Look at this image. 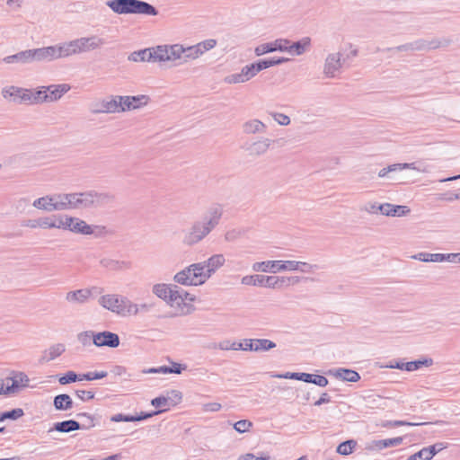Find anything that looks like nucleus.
I'll list each match as a JSON object with an SVG mask.
<instances>
[{
	"label": "nucleus",
	"mask_w": 460,
	"mask_h": 460,
	"mask_svg": "<svg viewBox=\"0 0 460 460\" xmlns=\"http://www.w3.org/2000/svg\"><path fill=\"white\" fill-rule=\"evenodd\" d=\"M27 104H40L49 102L48 90L46 86L40 87L37 91L27 89Z\"/></svg>",
	"instance_id": "obj_32"
},
{
	"label": "nucleus",
	"mask_w": 460,
	"mask_h": 460,
	"mask_svg": "<svg viewBox=\"0 0 460 460\" xmlns=\"http://www.w3.org/2000/svg\"><path fill=\"white\" fill-rule=\"evenodd\" d=\"M242 128L243 133L246 135L263 134L267 131L266 124L257 119L245 121Z\"/></svg>",
	"instance_id": "obj_31"
},
{
	"label": "nucleus",
	"mask_w": 460,
	"mask_h": 460,
	"mask_svg": "<svg viewBox=\"0 0 460 460\" xmlns=\"http://www.w3.org/2000/svg\"><path fill=\"white\" fill-rule=\"evenodd\" d=\"M285 43L286 42H285L284 38H279L273 41L263 43V44L257 46L254 49V53L257 57H260V56L265 55L267 53H271V52H275V51L283 52Z\"/></svg>",
	"instance_id": "obj_24"
},
{
	"label": "nucleus",
	"mask_w": 460,
	"mask_h": 460,
	"mask_svg": "<svg viewBox=\"0 0 460 460\" xmlns=\"http://www.w3.org/2000/svg\"><path fill=\"white\" fill-rule=\"evenodd\" d=\"M96 336V332L93 331H84L82 332H79L77 334V341L83 345V346H89L91 342L94 344V339Z\"/></svg>",
	"instance_id": "obj_47"
},
{
	"label": "nucleus",
	"mask_w": 460,
	"mask_h": 460,
	"mask_svg": "<svg viewBox=\"0 0 460 460\" xmlns=\"http://www.w3.org/2000/svg\"><path fill=\"white\" fill-rule=\"evenodd\" d=\"M108 373L106 371L101 372H87L85 374H81V378L83 380L93 381L97 379H102L106 377Z\"/></svg>",
	"instance_id": "obj_56"
},
{
	"label": "nucleus",
	"mask_w": 460,
	"mask_h": 460,
	"mask_svg": "<svg viewBox=\"0 0 460 460\" xmlns=\"http://www.w3.org/2000/svg\"><path fill=\"white\" fill-rule=\"evenodd\" d=\"M77 417H87L89 421L87 423H80L75 420H63L60 422H56L52 430H56L61 433H68L79 429H89L95 426L94 419L91 414L86 412L78 413ZM49 431H51V429Z\"/></svg>",
	"instance_id": "obj_7"
},
{
	"label": "nucleus",
	"mask_w": 460,
	"mask_h": 460,
	"mask_svg": "<svg viewBox=\"0 0 460 460\" xmlns=\"http://www.w3.org/2000/svg\"><path fill=\"white\" fill-rule=\"evenodd\" d=\"M73 401L66 394H58L54 397L53 405L57 411H68L73 408Z\"/></svg>",
	"instance_id": "obj_38"
},
{
	"label": "nucleus",
	"mask_w": 460,
	"mask_h": 460,
	"mask_svg": "<svg viewBox=\"0 0 460 460\" xmlns=\"http://www.w3.org/2000/svg\"><path fill=\"white\" fill-rule=\"evenodd\" d=\"M2 96L4 99L19 104H27V89L10 85L2 89Z\"/></svg>",
	"instance_id": "obj_14"
},
{
	"label": "nucleus",
	"mask_w": 460,
	"mask_h": 460,
	"mask_svg": "<svg viewBox=\"0 0 460 460\" xmlns=\"http://www.w3.org/2000/svg\"><path fill=\"white\" fill-rule=\"evenodd\" d=\"M157 50L159 62H170L175 66L187 63L183 44L158 45Z\"/></svg>",
	"instance_id": "obj_5"
},
{
	"label": "nucleus",
	"mask_w": 460,
	"mask_h": 460,
	"mask_svg": "<svg viewBox=\"0 0 460 460\" xmlns=\"http://www.w3.org/2000/svg\"><path fill=\"white\" fill-rule=\"evenodd\" d=\"M243 74V76L245 78V81L248 82L253 77H255L258 74L257 68L254 63H251L243 66L240 71Z\"/></svg>",
	"instance_id": "obj_49"
},
{
	"label": "nucleus",
	"mask_w": 460,
	"mask_h": 460,
	"mask_svg": "<svg viewBox=\"0 0 460 460\" xmlns=\"http://www.w3.org/2000/svg\"><path fill=\"white\" fill-rule=\"evenodd\" d=\"M53 221L55 223L54 228L68 230L70 223H73V217L67 215H53Z\"/></svg>",
	"instance_id": "obj_43"
},
{
	"label": "nucleus",
	"mask_w": 460,
	"mask_h": 460,
	"mask_svg": "<svg viewBox=\"0 0 460 460\" xmlns=\"http://www.w3.org/2000/svg\"><path fill=\"white\" fill-rule=\"evenodd\" d=\"M273 140L268 137H261L250 144L246 150L251 156L258 157L265 155L270 149Z\"/></svg>",
	"instance_id": "obj_23"
},
{
	"label": "nucleus",
	"mask_w": 460,
	"mask_h": 460,
	"mask_svg": "<svg viewBox=\"0 0 460 460\" xmlns=\"http://www.w3.org/2000/svg\"><path fill=\"white\" fill-rule=\"evenodd\" d=\"M346 63L341 52H331L327 54L323 65V75L326 79L339 77Z\"/></svg>",
	"instance_id": "obj_6"
},
{
	"label": "nucleus",
	"mask_w": 460,
	"mask_h": 460,
	"mask_svg": "<svg viewBox=\"0 0 460 460\" xmlns=\"http://www.w3.org/2000/svg\"><path fill=\"white\" fill-rule=\"evenodd\" d=\"M226 262V258L223 254H214L210 256L208 260L202 261L204 263V268L206 270V272L208 273L209 279L212 277V275L222 266H224Z\"/></svg>",
	"instance_id": "obj_26"
},
{
	"label": "nucleus",
	"mask_w": 460,
	"mask_h": 460,
	"mask_svg": "<svg viewBox=\"0 0 460 460\" xmlns=\"http://www.w3.org/2000/svg\"><path fill=\"white\" fill-rule=\"evenodd\" d=\"M88 208L87 206H84V199L81 197L80 193H72V203L71 209H84Z\"/></svg>",
	"instance_id": "obj_55"
},
{
	"label": "nucleus",
	"mask_w": 460,
	"mask_h": 460,
	"mask_svg": "<svg viewBox=\"0 0 460 460\" xmlns=\"http://www.w3.org/2000/svg\"><path fill=\"white\" fill-rule=\"evenodd\" d=\"M243 74V76L245 78V81L248 82L253 77H255L258 74L257 68L254 63H251L243 66L240 71Z\"/></svg>",
	"instance_id": "obj_48"
},
{
	"label": "nucleus",
	"mask_w": 460,
	"mask_h": 460,
	"mask_svg": "<svg viewBox=\"0 0 460 460\" xmlns=\"http://www.w3.org/2000/svg\"><path fill=\"white\" fill-rule=\"evenodd\" d=\"M58 59L78 55L75 39L56 44Z\"/></svg>",
	"instance_id": "obj_29"
},
{
	"label": "nucleus",
	"mask_w": 460,
	"mask_h": 460,
	"mask_svg": "<svg viewBox=\"0 0 460 460\" xmlns=\"http://www.w3.org/2000/svg\"><path fill=\"white\" fill-rule=\"evenodd\" d=\"M252 422L248 420H241L234 423L233 427L238 433H244L252 428Z\"/></svg>",
	"instance_id": "obj_52"
},
{
	"label": "nucleus",
	"mask_w": 460,
	"mask_h": 460,
	"mask_svg": "<svg viewBox=\"0 0 460 460\" xmlns=\"http://www.w3.org/2000/svg\"><path fill=\"white\" fill-rule=\"evenodd\" d=\"M244 351L262 352L276 347V343L268 339H243Z\"/></svg>",
	"instance_id": "obj_18"
},
{
	"label": "nucleus",
	"mask_w": 460,
	"mask_h": 460,
	"mask_svg": "<svg viewBox=\"0 0 460 460\" xmlns=\"http://www.w3.org/2000/svg\"><path fill=\"white\" fill-rule=\"evenodd\" d=\"M157 46L138 51H134L128 56V60L133 62H159Z\"/></svg>",
	"instance_id": "obj_22"
},
{
	"label": "nucleus",
	"mask_w": 460,
	"mask_h": 460,
	"mask_svg": "<svg viewBox=\"0 0 460 460\" xmlns=\"http://www.w3.org/2000/svg\"><path fill=\"white\" fill-rule=\"evenodd\" d=\"M222 215L223 208L220 205L210 207L200 220L195 221L183 232L182 243L193 246L201 242L219 224Z\"/></svg>",
	"instance_id": "obj_1"
},
{
	"label": "nucleus",
	"mask_w": 460,
	"mask_h": 460,
	"mask_svg": "<svg viewBox=\"0 0 460 460\" xmlns=\"http://www.w3.org/2000/svg\"><path fill=\"white\" fill-rule=\"evenodd\" d=\"M433 364V359L430 358L406 362L404 364V370L412 372L420 369L422 367H429Z\"/></svg>",
	"instance_id": "obj_42"
},
{
	"label": "nucleus",
	"mask_w": 460,
	"mask_h": 460,
	"mask_svg": "<svg viewBox=\"0 0 460 460\" xmlns=\"http://www.w3.org/2000/svg\"><path fill=\"white\" fill-rule=\"evenodd\" d=\"M224 83L227 84H238L246 83L245 78L241 72L230 74L224 78Z\"/></svg>",
	"instance_id": "obj_51"
},
{
	"label": "nucleus",
	"mask_w": 460,
	"mask_h": 460,
	"mask_svg": "<svg viewBox=\"0 0 460 460\" xmlns=\"http://www.w3.org/2000/svg\"><path fill=\"white\" fill-rule=\"evenodd\" d=\"M426 49V42L424 40H417L413 42L405 43L394 48H387L386 51H420Z\"/></svg>",
	"instance_id": "obj_37"
},
{
	"label": "nucleus",
	"mask_w": 460,
	"mask_h": 460,
	"mask_svg": "<svg viewBox=\"0 0 460 460\" xmlns=\"http://www.w3.org/2000/svg\"><path fill=\"white\" fill-rule=\"evenodd\" d=\"M173 297V307H181L186 302H194L195 296L187 292L183 288H180L176 285V288L174 289V294H172Z\"/></svg>",
	"instance_id": "obj_35"
},
{
	"label": "nucleus",
	"mask_w": 460,
	"mask_h": 460,
	"mask_svg": "<svg viewBox=\"0 0 460 460\" xmlns=\"http://www.w3.org/2000/svg\"><path fill=\"white\" fill-rule=\"evenodd\" d=\"M65 351V345L58 343L50 346L47 350L44 351L41 358L42 361L49 362L54 360L59 357Z\"/></svg>",
	"instance_id": "obj_39"
},
{
	"label": "nucleus",
	"mask_w": 460,
	"mask_h": 460,
	"mask_svg": "<svg viewBox=\"0 0 460 460\" xmlns=\"http://www.w3.org/2000/svg\"><path fill=\"white\" fill-rule=\"evenodd\" d=\"M48 90L49 102H54L61 99V97L70 91L71 85L68 84H51L46 86Z\"/></svg>",
	"instance_id": "obj_28"
},
{
	"label": "nucleus",
	"mask_w": 460,
	"mask_h": 460,
	"mask_svg": "<svg viewBox=\"0 0 460 460\" xmlns=\"http://www.w3.org/2000/svg\"><path fill=\"white\" fill-rule=\"evenodd\" d=\"M288 61V58L281 57V58H272L270 59H261V60H258L253 63L257 68L258 73H260L261 71L267 69L270 66L281 65Z\"/></svg>",
	"instance_id": "obj_40"
},
{
	"label": "nucleus",
	"mask_w": 460,
	"mask_h": 460,
	"mask_svg": "<svg viewBox=\"0 0 460 460\" xmlns=\"http://www.w3.org/2000/svg\"><path fill=\"white\" fill-rule=\"evenodd\" d=\"M98 303L102 307L120 316L138 314V305L120 295H102L99 297Z\"/></svg>",
	"instance_id": "obj_3"
},
{
	"label": "nucleus",
	"mask_w": 460,
	"mask_h": 460,
	"mask_svg": "<svg viewBox=\"0 0 460 460\" xmlns=\"http://www.w3.org/2000/svg\"><path fill=\"white\" fill-rule=\"evenodd\" d=\"M75 394L82 401H89L94 398V393L92 391L76 390Z\"/></svg>",
	"instance_id": "obj_64"
},
{
	"label": "nucleus",
	"mask_w": 460,
	"mask_h": 460,
	"mask_svg": "<svg viewBox=\"0 0 460 460\" xmlns=\"http://www.w3.org/2000/svg\"><path fill=\"white\" fill-rule=\"evenodd\" d=\"M103 288L92 287L91 288H82L69 291L66 294V300L70 304H84L93 295H101Z\"/></svg>",
	"instance_id": "obj_9"
},
{
	"label": "nucleus",
	"mask_w": 460,
	"mask_h": 460,
	"mask_svg": "<svg viewBox=\"0 0 460 460\" xmlns=\"http://www.w3.org/2000/svg\"><path fill=\"white\" fill-rule=\"evenodd\" d=\"M202 261L192 263L173 276L174 282L182 286H200L209 279Z\"/></svg>",
	"instance_id": "obj_4"
},
{
	"label": "nucleus",
	"mask_w": 460,
	"mask_h": 460,
	"mask_svg": "<svg viewBox=\"0 0 460 460\" xmlns=\"http://www.w3.org/2000/svg\"><path fill=\"white\" fill-rule=\"evenodd\" d=\"M380 204L376 202H368L367 203L361 210L368 213V214H377L380 213Z\"/></svg>",
	"instance_id": "obj_62"
},
{
	"label": "nucleus",
	"mask_w": 460,
	"mask_h": 460,
	"mask_svg": "<svg viewBox=\"0 0 460 460\" xmlns=\"http://www.w3.org/2000/svg\"><path fill=\"white\" fill-rule=\"evenodd\" d=\"M285 268L288 269L289 271L297 270L302 273H314L321 269V266L305 261H289V263H287Z\"/></svg>",
	"instance_id": "obj_30"
},
{
	"label": "nucleus",
	"mask_w": 460,
	"mask_h": 460,
	"mask_svg": "<svg viewBox=\"0 0 460 460\" xmlns=\"http://www.w3.org/2000/svg\"><path fill=\"white\" fill-rule=\"evenodd\" d=\"M55 211L71 209L72 193H57L53 194Z\"/></svg>",
	"instance_id": "obj_33"
},
{
	"label": "nucleus",
	"mask_w": 460,
	"mask_h": 460,
	"mask_svg": "<svg viewBox=\"0 0 460 460\" xmlns=\"http://www.w3.org/2000/svg\"><path fill=\"white\" fill-rule=\"evenodd\" d=\"M102 267L111 271H123L130 270L132 263L129 261H119L111 258H103L100 261Z\"/></svg>",
	"instance_id": "obj_25"
},
{
	"label": "nucleus",
	"mask_w": 460,
	"mask_h": 460,
	"mask_svg": "<svg viewBox=\"0 0 460 460\" xmlns=\"http://www.w3.org/2000/svg\"><path fill=\"white\" fill-rule=\"evenodd\" d=\"M31 49L20 51L16 54L4 57L3 62L5 64L28 65L32 63Z\"/></svg>",
	"instance_id": "obj_27"
},
{
	"label": "nucleus",
	"mask_w": 460,
	"mask_h": 460,
	"mask_svg": "<svg viewBox=\"0 0 460 460\" xmlns=\"http://www.w3.org/2000/svg\"><path fill=\"white\" fill-rule=\"evenodd\" d=\"M217 44V40L215 39H208L198 42L194 45L185 46V58L186 62L196 60L201 56H203L206 52L213 49Z\"/></svg>",
	"instance_id": "obj_8"
},
{
	"label": "nucleus",
	"mask_w": 460,
	"mask_h": 460,
	"mask_svg": "<svg viewBox=\"0 0 460 460\" xmlns=\"http://www.w3.org/2000/svg\"><path fill=\"white\" fill-rule=\"evenodd\" d=\"M333 376L342 381L356 383L360 379L359 374L349 368H337L333 371Z\"/></svg>",
	"instance_id": "obj_36"
},
{
	"label": "nucleus",
	"mask_w": 460,
	"mask_h": 460,
	"mask_svg": "<svg viewBox=\"0 0 460 460\" xmlns=\"http://www.w3.org/2000/svg\"><path fill=\"white\" fill-rule=\"evenodd\" d=\"M264 275H247L242 278L241 283L246 286H263Z\"/></svg>",
	"instance_id": "obj_46"
},
{
	"label": "nucleus",
	"mask_w": 460,
	"mask_h": 460,
	"mask_svg": "<svg viewBox=\"0 0 460 460\" xmlns=\"http://www.w3.org/2000/svg\"><path fill=\"white\" fill-rule=\"evenodd\" d=\"M356 446L357 442L353 439L344 441L338 446L337 453L341 456H349L353 452Z\"/></svg>",
	"instance_id": "obj_45"
},
{
	"label": "nucleus",
	"mask_w": 460,
	"mask_h": 460,
	"mask_svg": "<svg viewBox=\"0 0 460 460\" xmlns=\"http://www.w3.org/2000/svg\"><path fill=\"white\" fill-rule=\"evenodd\" d=\"M93 113H117L119 112L120 105L118 102V95H112L102 100L93 106Z\"/></svg>",
	"instance_id": "obj_17"
},
{
	"label": "nucleus",
	"mask_w": 460,
	"mask_h": 460,
	"mask_svg": "<svg viewBox=\"0 0 460 460\" xmlns=\"http://www.w3.org/2000/svg\"><path fill=\"white\" fill-rule=\"evenodd\" d=\"M33 62H51L58 59L56 45L31 49Z\"/></svg>",
	"instance_id": "obj_16"
},
{
	"label": "nucleus",
	"mask_w": 460,
	"mask_h": 460,
	"mask_svg": "<svg viewBox=\"0 0 460 460\" xmlns=\"http://www.w3.org/2000/svg\"><path fill=\"white\" fill-rule=\"evenodd\" d=\"M9 379L12 380V383L5 387V392L9 395L16 394L29 386L30 379L24 372L13 370L10 372Z\"/></svg>",
	"instance_id": "obj_12"
},
{
	"label": "nucleus",
	"mask_w": 460,
	"mask_h": 460,
	"mask_svg": "<svg viewBox=\"0 0 460 460\" xmlns=\"http://www.w3.org/2000/svg\"><path fill=\"white\" fill-rule=\"evenodd\" d=\"M81 197L84 199V206L87 208L99 207L108 203L111 197L106 193H98L95 191L80 192Z\"/></svg>",
	"instance_id": "obj_20"
},
{
	"label": "nucleus",
	"mask_w": 460,
	"mask_h": 460,
	"mask_svg": "<svg viewBox=\"0 0 460 460\" xmlns=\"http://www.w3.org/2000/svg\"><path fill=\"white\" fill-rule=\"evenodd\" d=\"M54 204L53 195H47L35 199L32 206L38 209L51 212L55 211Z\"/></svg>",
	"instance_id": "obj_41"
},
{
	"label": "nucleus",
	"mask_w": 460,
	"mask_h": 460,
	"mask_svg": "<svg viewBox=\"0 0 460 460\" xmlns=\"http://www.w3.org/2000/svg\"><path fill=\"white\" fill-rule=\"evenodd\" d=\"M68 230L70 232L84 235H90L93 234V227L92 226L88 225L83 219L74 217L73 223H70V227H68Z\"/></svg>",
	"instance_id": "obj_34"
},
{
	"label": "nucleus",
	"mask_w": 460,
	"mask_h": 460,
	"mask_svg": "<svg viewBox=\"0 0 460 460\" xmlns=\"http://www.w3.org/2000/svg\"><path fill=\"white\" fill-rule=\"evenodd\" d=\"M148 97L146 95L121 96L118 95V102L120 105L119 112L139 109L147 103Z\"/></svg>",
	"instance_id": "obj_13"
},
{
	"label": "nucleus",
	"mask_w": 460,
	"mask_h": 460,
	"mask_svg": "<svg viewBox=\"0 0 460 460\" xmlns=\"http://www.w3.org/2000/svg\"><path fill=\"white\" fill-rule=\"evenodd\" d=\"M175 288L176 285L159 283L154 285L152 291L157 297L163 299L167 305L173 307L172 294H174Z\"/></svg>",
	"instance_id": "obj_21"
},
{
	"label": "nucleus",
	"mask_w": 460,
	"mask_h": 460,
	"mask_svg": "<svg viewBox=\"0 0 460 460\" xmlns=\"http://www.w3.org/2000/svg\"><path fill=\"white\" fill-rule=\"evenodd\" d=\"M38 225H39V227L44 228V229L54 228L55 223L53 221V216L39 218Z\"/></svg>",
	"instance_id": "obj_61"
},
{
	"label": "nucleus",
	"mask_w": 460,
	"mask_h": 460,
	"mask_svg": "<svg viewBox=\"0 0 460 460\" xmlns=\"http://www.w3.org/2000/svg\"><path fill=\"white\" fill-rule=\"evenodd\" d=\"M279 288L295 285L299 282V277H277Z\"/></svg>",
	"instance_id": "obj_58"
},
{
	"label": "nucleus",
	"mask_w": 460,
	"mask_h": 460,
	"mask_svg": "<svg viewBox=\"0 0 460 460\" xmlns=\"http://www.w3.org/2000/svg\"><path fill=\"white\" fill-rule=\"evenodd\" d=\"M163 411H164V410H159V411H152V412H147V413L141 412L138 415H131L132 422L133 421H141V420L149 419V418H151V417H153L155 415L162 413Z\"/></svg>",
	"instance_id": "obj_60"
},
{
	"label": "nucleus",
	"mask_w": 460,
	"mask_h": 460,
	"mask_svg": "<svg viewBox=\"0 0 460 460\" xmlns=\"http://www.w3.org/2000/svg\"><path fill=\"white\" fill-rule=\"evenodd\" d=\"M270 115L272 117V119L279 124V125H281V126H288L290 124L291 120H290V118L284 114V113H280V112H276V111H272V112H270Z\"/></svg>",
	"instance_id": "obj_54"
},
{
	"label": "nucleus",
	"mask_w": 460,
	"mask_h": 460,
	"mask_svg": "<svg viewBox=\"0 0 460 460\" xmlns=\"http://www.w3.org/2000/svg\"><path fill=\"white\" fill-rule=\"evenodd\" d=\"M285 44L283 52H287L291 56H302L307 52L312 45V40L310 37H303L297 41H291L288 39H285Z\"/></svg>",
	"instance_id": "obj_11"
},
{
	"label": "nucleus",
	"mask_w": 460,
	"mask_h": 460,
	"mask_svg": "<svg viewBox=\"0 0 460 460\" xmlns=\"http://www.w3.org/2000/svg\"><path fill=\"white\" fill-rule=\"evenodd\" d=\"M94 345L96 347L117 348L119 345V337L109 331L96 332Z\"/></svg>",
	"instance_id": "obj_19"
},
{
	"label": "nucleus",
	"mask_w": 460,
	"mask_h": 460,
	"mask_svg": "<svg viewBox=\"0 0 460 460\" xmlns=\"http://www.w3.org/2000/svg\"><path fill=\"white\" fill-rule=\"evenodd\" d=\"M23 414H24V412H23L22 409L16 408L12 411H5V412L2 413L0 415V419H3V421L7 419L15 420L21 418L22 416H23Z\"/></svg>",
	"instance_id": "obj_53"
},
{
	"label": "nucleus",
	"mask_w": 460,
	"mask_h": 460,
	"mask_svg": "<svg viewBox=\"0 0 460 460\" xmlns=\"http://www.w3.org/2000/svg\"><path fill=\"white\" fill-rule=\"evenodd\" d=\"M287 263H289V261H265L253 263L252 269L256 272L277 273L288 270V269L285 268Z\"/></svg>",
	"instance_id": "obj_15"
},
{
	"label": "nucleus",
	"mask_w": 460,
	"mask_h": 460,
	"mask_svg": "<svg viewBox=\"0 0 460 460\" xmlns=\"http://www.w3.org/2000/svg\"><path fill=\"white\" fill-rule=\"evenodd\" d=\"M75 41L78 55L98 49L106 43L105 40L98 35L77 38Z\"/></svg>",
	"instance_id": "obj_10"
},
{
	"label": "nucleus",
	"mask_w": 460,
	"mask_h": 460,
	"mask_svg": "<svg viewBox=\"0 0 460 460\" xmlns=\"http://www.w3.org/2000/svg\"><path fill=\"white\" fill-rule=\"evenodd\" d=\"M76 381H82L81 374H76L74 371H68L64 376L58 378V382L60 385H67L70 383H74Z\"/></svg>",
	"instance_id": "obj_50"
},
{
	"label": "nucleus",
	"mask_w": 460,
	"mask_h": 460,
	"mask_svg": "<svg viewBox=\"0 0 460 460\" xmlns=\"http://www.w3.org/2000/svg\"><path fill=\"white\" fill-rule=\"evenodd\" d=\"M411 212L407 206L393 205L392 217H403Z\"/></svg>",
	"instance_id": "obj_59"
},
{
	"label": "nucleus",
	"mask_w": 460,
	"mask_h": 460,
	"mask_svg": "<svg viewBox=\"0 0 460 460\" xmlns=\"http://www.w3.org/2000/svg\"><path fill=\"white\" fill-rule=\"evenodd\" d=\"M402 443V438L397 437V438H393L378 440L376 442V447H377V449L382 450V449H385L387 447H397V446L401 445Z\"/></svg>",
	"instance_id": "obj_44"
},
{
	"label": "nucleus",
	"mask_w": 460,
	"mask_h": 460,
	"mask_svg": "<svg viewBox=\"0 0 460 460\" xmlns=\"http://www.w3.org/2000/svg\"><path fill=\"white\" fill-rule=\"evenodd\" d=\"M106 5L117 14H144L155 16L158 11L155 6L141 0H109Z\"/></svg>",
	"instance_id": "obj_2"
},
{
	"label": "nucleus",
	"mask_w": 460,
	"mask_h": 460,
	"mask_svg": "<svg viewBox=\"0 0 460 460\" xmlns=\"http://www.w3.org/2000/svg\"><path fill=\"white\" fill-rule=\"evenodd\" d=\"M430 452L428 451L427 447H423L419 452L411 455L407 460H431Z\"/></svg>",
	"instance_id": "obj_57"
},
{
	"label": "nucleus",
	"mask_w": 460,
	"mask_h": 460,
	"mask_svg": "<svg viewBox=\"0 0 460 460\" xmlns=\"http://www.w3.org/2000/svg\"><path fill=\"white\" fill-rule=\"evenodd\" d=\"M311 384L316 385L320 387H325L329 384V381L323 376L313 375V378L311 379Z\"/></svg>",
	"instance_id": "obj_63"
}]
</instances>
